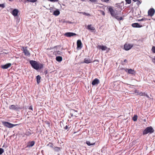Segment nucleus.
Returning a JSON list of instances; mask_svg holds the SVG:
<instances>
[{
  "label": "nucleus",
  "instance_id": "obj_1",
  "mask_svg": "<svg viewBox=\"0 0 155 155\" xmlns=\"http://www.w3.org/2000/svg\"><path fill=\"white\" fill-rule=\"evenodd\" d=\"M108 10L112 16L114 17L118 21L123 20V18L122 17H120L118 16L120 11L119 12L116 9H114L111 7H110Z\"/></svg>",
  "mask_w": 155,
  "mask_h": 155
},
{
  "label": "nucleus",
  "instance_id": "obj_2",
  "mask_svg": "<svg viewBox=\"0 0 155 155\" xmlns=\"http://www.w3.org/2000/svg\"><path fill=\"white\" fill-rule=\"evenodd\" d=\"M30 63L31 66L34 69L38 70L43 68V65L41 63H38L35 61L31 60L30 61Z\"/></svg>",
  "mask_w": 155,
  "mask_h": 155
},
{
  "label": "nucleus",
  "instance_id": "obj_3",
  "mask_svg": "<svg viewBox=\"0 0 155 155\" xmlns=\"http://www.w3.org/2000/svg\"><path fill=\"white\" fill-rule=\"evenodd\" d=\"M154 131V130L152 127L150 126L147 127L143 131V134L144 135L149 133L151 134L153 133Z\"/></svg>",
  "mask_w": 155,
  "mask_h": 155
},
{
  "label": "nucleus",
  "instance_id": "obj_4",
  "mask_svg": "<svg viewBox=\"0 0 155 155\" xmlns=\"http://www.w3.org/2000/svg\"><path fill=\"white\" fill-rule=\"evenodd\" d=\"M79 113L78 111L75 110L74 109H71L70 110V117L73 118H75L78 117Z\"/></svg>",
  "mask_w": 155,
  "mask_h": 155
},
{
  "label": "nucleus",
  "instance_id": "obj_5",
  "mask_svg": "<svg viewBox=\"0 0 155 155\" xmlns=\"http://www.w3.org/2000/svg\"><path fill=\"white\" fill-rule=\"evenodd\" d=\"M2 123L4 126L9 128H12L14 126L17 125L18 124H12L9 122H5L4 121H2Z\"/></svg>",
  "mask_w": 155,
  "mask_h": 155
},
{
  "label": "nucleus",
  "instance_id": "obj_6",
  "mask_svg": "<svg viewBox=\"0 0 155 155\" xmlns=\"http://www.w3.org/2000/svg\"><path fill=\"white\" fill-rule=\"evenodd\" d=\"M28 47H22L21 49L23 51L24 55L28 57H30L31 55L30 53L27 49Z\"/></svg>",
  "mask_w": 155,
  "mask_h": 155
},
{
  "label": "nucleus",
  "instance_id": "obj_7",
  "mask_svg": "<svg viewBox=\"0 0 155 155\" xmlns=\"http://www.w3.org/2000/svg\"><path fill=\"white\" fill-rule=\"evenodd\" d=\"M124 71L128 74H131L133 75H134L136 73V72L134 71V69H128L127 68H125L124 69Z\"/></svg>",
  "mask_w": 155,
  "mask_h": 155
},
{
  "label": "nucleus",
  "instance_id": "obj_8",
  "mask_svg": "<svg viewBox=\"0 0 155 155\" xmlns=\"http://www.w3.org/2000/svg\"><path fill=\"white\" fill-rule=\"evenodd\" d=\"M9 109L10 110H18L19 109H20L21 108L19 107H18L17 105H15L12 104L9 106Z\"/></svg>",
  "mask_w": 155,
  "mask_h": 155
},
{
  "label": "nucleus",
  "instance_id": "obj_9",
  "mask_svg": "<svg viewBox=\"0 0 155 155\" xmlns=\"http://www.w3.org/2000/svg\"><path fill=\"white\" fill-rule=\"evenodd\" d=\"M133 46V45L129 44H125L124 46V48L125 50L128 51Z\"/></svg>",
  "mask_w": 155,
  "mask_h": 155
},
{
  "label": "nucleus",
  "instance_id": "obj_10",
  "mask_svg": "<svg viewBox=\"0 0 155 155\" xmlns=\"http://www.w3.org/2000/svg\"><path fill=\"white\" fill-rule=\"evenodd\" d=\"M155 12V11L154 8H150L148 12V15L152 17L153 15Z\"/></svg>",
  "mask_w": 155,
  "mask_h": 155
},
{
  "label": "nucleus",
  "instance_id": "obj_11",
  "mask_svg": "<svg viewBox=\"0 0 155 155\" xmlns=\"http://www.w3.org/2000/svg\"><path fill=\"white\" fill-rule=\"evenodd\" d=\"M88 29L92 32L94 33L95 31V28L92 25H88Z\"/></svg>",
  "mask_w": 155,
  "mask_h": 155
},
{
  "label": "nucleus",
  "instance_id": "obj_12",
  "mask_svg": "<svg viewBox=\"0 0 155 155\" xmlns=\"http://www.w3.org/2000/svg\"><path fill=\"white\" fill-rule=\"evenodd\" d=\"M76 35V34L75 33L70 32L66 33L64 34V36L68 37H70Z\"/></svg>",
  "mask_w": 155,
  "mask_h": 155
},
{
  "label": "nucleus",
  "instance_id": "obj_13",
  "mask_svg": "<svg viewBox=\"0 0 155 155\" xmlns=\"http://www.w3.org/2000/svg\"><path fill=\"white\" fill-rule=\"evenodd\" d=\"M97 48L99 49H101L102 51L105 50L107 48L106 46L101 45H98Z\"/></svg>",
  "mask_w": 155,
  "mask_h": 155
},
{
  "label": "nucleus",
  "instance_id": "obj_14",
  "mask_svg": "<svg viewBox=\"0 0 155 155\" xmlns=\"http://www.w3.org/2000/svg\"><path fill=\"white\" fill-rule=\"evenodd\" d=\"M35 143V142L34 141L29 142L28 143V145L25 147V148L28 147H32L34 145Z\"/></svg>",
  "mask_w": 155,
  "mask_h": 155
},
{
  "label": "nucleus",
  "instance_id": "obj_15",
  "mask_svg": "<svg viewBox=\"0 0 155 155\" xmlns=\"http://www.w3.org/2000/svg\"><path fill=\"white\" fill-rule=\"evenodd\" d=\"M99 83L100 81L98 79L96 78L92 81V84L93 85H94L98 84Z\"/></svg>",
  "mask_w": 155,
  "mask_h": 155
},
{
  "label": "nucleus",
  "instance_id": "obj_16",
  "mask_svg": "<svg viewBox=\"0 0 155 155\" xmlns=\"http://www.w3.org/2000/svg\"><path fill=\"white\" fill-rule=\"evenodd\" d=\"M11 65L12 64L11 63H8L5 65H2L1 68L3 69H7L8 68L10 67Z\"/></svg>",
  "mask_w": 155,
  "mask_h": 155
},
{
  "label": "nucleus",
  "instance_id": "obj_17",
  "mask_svg": "<svg viewBox=\"0 0 155 155\" xmlns=\"http://www.w3.org/2000/svg\"><path fill=\"white\" fill-rule=\"evenodd\" d=\"M82 47V44L81 41L78 40L77 41V48H81Z\"/></svg>",
  "mask_w": 155,
  "mask_h": 155
},
{
  "label": "nucleus",
  "instance_id": "obj_18",
  "mask_svg": "<svg viewBox=\"0 0 155 155\" xmlns=\"http://www.w3.org/2000/svg\"><path fill=\"white\" fill-rule=\"evenodd\" d=\"M132 26L134 28H141L142 27V25H140L138 23H134L132 24Z\"/></svg>",
  "mask_w": 155,
  "mask_h": 155
},
{
  "label": "nucleus",
  "instance_id": "obj_19",
  "mask_svg": "<svg viewBox=\"0 0 155 155\" xmlns=\"http://www.w3.org/2000/svg\"><path fill=\"white\" fill-rule=\"evenodd\" d=\"M18 13V10L17 9H14L12 12V14L14 16H16L17 15Z\"/></svg>",
  "mask_w": 155,
  "mask_h": 155
},
{
  "label": "nucleus",
  "instance_id": "obj_20",
  "mask_svg": "<svg viewBox=\"0 0 155 155\" xmlns=\"http://www.w3.org/2000/svg\"><path fill=\"white\" fill-rule=\"evenodd\" d=\"M56 59L57 61L58 62H61L62 60V58L61 56H58L56 57Z\"/></svg>",
  "mask_w": 155,
  "mask_h": 155
},
{
  "label": "nucleus",
  "instance_id": "obj_21",
  "mask_svg": "<svg viewBox=\"0 0 155 155\" xmlns=\"http://www.w3.org/2000/svg\"><path fill=\"white\" fill-rule=\"evenodd\" d=\"M41 77L40 75H38L36 77L37 81L38 84H39L40 82Z\"/></svg>",
  "mask_w": 155,
  "mask_h": 155
},
{
  "label": "nucleus",
  "instance_id": "obj_22",
  "mask_svg": "<svg viewBox=\"0 0 155 155\" xmlns=\"http://www.w3.org/2000/svg\"><path fill=\"white\" fill-rule=\"evenodd\" d=\"M47 146H48L51 148H54V145L52 143L49 142L48 144L47 145Z\"/></svg>",
  "mask_w": 155,
  "mask_h": 155
},
{
  "label": "nucleus",
  "instance_id": "obj_23",
  "mask_svg": "<svg viewBox=\"0 0 155 155\" xmlns=\"http://www.w3.org/2000/svg\"><path fill=\"white\" fill-rule=\"evenodd\" d=\"M60 12L58 10H56L54 12L53 15L57 16L60 14Z\"/></svg>",
  "mask_w": 155,
  "mask_h": 155
},
{
  "label": "nucleus",
  "instance_id": "obj_24",
  "mask_svg": "<svg viewBox=\"0 0 155 155\" xmlns=\"http://www.w3.org/2000/svg\"><path fill=\"white\" fill-rule=\"evenodd\" d=\"M31 130H29L26 131L25 133V135L27 136H29L31 134Z\"/></svg>",
  "mask_w": 155,
  "mask_h": 155
},
{
  "label": "nucleus",
  "instance_id": "obj_25",
  "mask_svg": "<svg viewBox=\"0 0 155 155\" xmlns=\"http://www.w3.org/2000/svg\"><path fill=\"white\" fill-rule=\"evenodd\" d=\"M95 143V142H94V141L91 143V142H90V141H88V146L93 145Z\"/></svg>",
  "mask_w": 155,
  "mask_h": 155
},
{
  "label": "nucleus",
  "instance_id": "obj_26",
  "mask_svg": "<svg viewBox=\"0 0 155 155\" xmlns=\"http://www.w3.org/2000/svg\"><path fill=\"white\" fill-rule=\"evenodd\" d=\"M139 94L140 96H143V95H144V96H147V94H146L145 93L143 92H140Z\"/></svg>",
  "mask_w": 155,
  "mask_h": 155
},
{
  "label": "nucleus",
  "instance_id": "obj_27",
  "mask_svg": "<svg viewBox=\"0 0 155 155\" xmlns=\"http://www.w3.org/2000/svg\"><path fill=\"white\" fill-rule=\"evenodd\" d=\"M137 118V115H135L133 118V120L135 121H136Z\"/></svg>",
  "mask_w": 155,
  "mask_h": 155
},
{
  "label": "nucleus",
  "instance_id": "obj_28",
  "mask_svg": "<svg viewBox=\"0 0 155 155\" xmlns=\"http://www.w3.org/2000/svg\"><path fill=\"white\" fill-rule=\"evenodd\" d=\"M147 20V18H143L141 19L138 20V21H146Z\"/></svg>",
  "mask_w": 155,
  "mask_h": 155
},
{
  "label": "nucleus",
  "instance_id": "obj_29",
  "mask_svg": "<svg viewBox=\"0 0 155 155\" xmlns=\"http://www.w3.org/2000/svg\"><path fill=\"white\" fill-rule=\"evenodd\" d=\"M151 50L153 53H155V46H153L152 47Z\"/></svg>",
  "mask_w": 155,
  "mask_h": 155
},
{
  "label": "nucleus",
  "instance_id": "obj_30",
  "mask_svg": "<svg viewBox=\"0 0 155 155\" xmlns=\"http://www.w3.org/2000/svg\"><path fill=\"white\" fill-rule=\"evenodd\" d=\"M4 152V150L2 148H0V155L2 154Z\"/></svg>",
  "mask_w": 155,
  "mask_h": 155
},
{
  "label": "nucleus",
  "instance_id": "obj_31",
  "mask_svg": "<svg viewBox=\"0 0 155 155\" xmlns=\"http://www.w3.org/2000/svg\"><path fill=\"white\" fill-rule=\"evenodd\" d=\"M54 149L56 151H58L60 149L59 147H55L54 148Z\"/></svg>",
  "mask_w": 155,
  "mask_h": 155
},
{
  "label": "nucleus",
  "instance_id": "obj_32",
  "mask_svg": "<svg viewBox=\"0 0 155 155\" xmlns=\"http://www.w3.org/2000/svg\"><path fill=\"white\" fill-rule=\"evenodd\" d=\"M126 2L128 4H130L131 3V0H125Z\"/></svg>",
  "mask_w": 155,
  "mask_h": 155
},
{
  "label": "nucleus",
  "instance_id": "obj_33",
  "mask_svg": "<svg viewBox=\"0 0 155 155\" xmlns=\"http://www.w3.org/2000/svg\"><path fill=\"white\" fill-rule=\"evenodd\" d=\"M28 1L29 2H36L37 1V0H28Z\"/></svg>",
  "mask_w": 155,
  "mask_h": 155
},
{
  "label": "nucleus",
  "instance_id": "obj_34",
  "mask_svg": "<svg viewBox=\"0 0 155 155\" xmlns=\"http://www.w3.org/2000/svg\"><path fill=\"white\" fill-rule=\"evenodd\" d=\"M0 7L4 8L5 7V5L3 4H0Z\"/></svg>",
  "mask_w": 155,
  "mask_h": 155
},
{
  "label": "nucleus",
  "instance_id": "obj_35",
  "mask_svg": "<svg viewBox=\"0 0 155 155\" xmlns=\"http://www.w3.org/2000/svg\"><path fill=\"white\" fill-rule=\"evenodd\" d=\"M137 4L138 5H140L141 3V2L140 1H139L138 0V1H137Z\"/></svg>",
  "mask_w": 155,
  "mask_h": 155
},
{
  "label": "nucleus",
  "instance_id": "obj_36",
  "mask_svg": "<svg viewBox=\"0 0 155 155\" xmlns=\"http://www.w3.org/2000/svg\"><path fill=\"white\" fill-rule=\"evenodd\" d=\"M91 2H93V3H95L97 2V0H89Z\"/></svg>",
  "mask_w": 155,
  "mask_h": 155
},
{
  "label": "nucleus",
  "instance_id": "obj_37",
  "mask_svg": "<svg viewBox=\"0 0 155 155\" xmlns=\"http://www.w3.org/2000/svg\"><path fill=\"white\" fill-rule=\"evenodd\" d=\"M100 12H101V13L103 15H105V13L103 11H100Z\"/></svg>",
  "mask_w": 155,
  "mask_h": 155
},
{
  "label": "nucleus",
  "instance_id": "obj_38",
  "mask_svg": "<svg viewBox=\"0 0 155 155\" xmlns=\"http://www.w3.org/2000/svg\"><path fill=\"white\" fill-rule=\"evenodd\" d=\"M48 0L51 2H57L58 1V0Z\"/></svg>",
  "mask_w": 155,
  "mask_h": 155
},
{
  "label": "nucleus",
  "instance_id": "obj_39",
  "mask_svg": "<svg viewBox=\"0 0 155 155\" xmlns=\"http://www.w3.org/2000/svg\"><path fill=\"white\" fill-rule=\"evenodd\" d=\"M64 129L65 130H68V127L67 125H66L65 127H64Z\"/></svg>",
  "mask_w": 155,
  "mask_h": 155
},
{
  "label": "nucleus",
  "instance_id": "obj_40",
  "mask_svg": "<svg viewBox=\"0 0 155 155\" xmlns=\"http://www.w3.org/2000/svg\"><path fill=\"white\" fill-rule=\"evenodd\" d=\"M29 109L30 110H33V107L32 106H30L29 108Z\"/></svg>",
  "mask_w": 155,
  "mask_h": 155
},
{
  "label": "nucleus",
  "instance_id": "obj_41",
  "mask_svg": "<svg viewBox=\"0 0 155 155\" xmlns=\"http://www.w3.org/2000/svg\"><path fill=\"white\" fill-rule=\"evenodd\" d=\"M84 63H87V60H86V59H85Z\"/></svg>",
  "mask_w": 155,
  "mask_h": 155
},
{
  "label": "nucleus",
  "instance_id": "obj_42",
  "mask_svg": "<svg viewBox=\"0 0 155 155\" xmlns=\"http://www.w3.org/2000/svg\"><path fill=\"white\" fill-rule=\"evenodd\" d=\"M109 0H101V1H103V2H108Z\"/></svg>",
  "mask_w": 155,
  "mask_h": 155
},
{
  "label": "nucleus",
  "instance_id": "obj_43",
  "mask_svg": "<svg viewBox=\"0 0 155 155\" xmlns=\"http://www.w3.org/2000/svg\"><path fill=\"white\" fill-rule=\"evenodd\" d=\"M124 62L127 63V60L126 59H125L124 61Z\"/></svg>",
  "mask_w": 155,
  "mask_h": 155
},
{
  "label": "nucleus",
  "instance_id": "obj_44",
  "mask_svg": "<svg viewBox=\"0 0 155 155\" xmlns=\"http://www.w3.org/2000/svg\"><path fill=\"white\" fill-rule=\"evenodd\" d=\"M133 1L134 2H136L137 1H138V0H133Z\"/></svg>",
  "mask_w": 155,
  "mask_h": 155
},
{
  "label": "nucleus",
  "instance_id": "obj_45",
  "mask_svg": "<svg viewBox=\"0 0 155 155\" xmlns=\"http://www.w3.org/2000/svg\"><path fill=\"white\" fill-rule=\"evenodd\" d=\"M86 143L87 144V141H86Z\"/></svg>",
  "mask_w": 155,
  "mask_h": 155
},
{
  "label": "nucleus",
  "instance_id": "obj_46",
  "mask_svg": "<svg viewBox=\"0 0 155 155\" xmlns=\"http://www.w3.org/2000/svg\"><path fill=\"white\" fill-rule=\"evenodd\" d=\"M76 133V132H74V134Z\"/></svg>",
  "mask_w": 155,
  "mask_h": 155
},
{
  "label": "nucleus",
  "instance_id": "obj_47",
  "mask_svg": "<svg viewBox=\"0 0 155 155\" xmlns=\"http://www.w3.org/2000/svg\"><path fill=\"white\" fill-rule=\"evenodd\" d=\"M108 50H109L110 49H109V48H108Z\"/></svg>",
  "mask_w": 155,
  "mask_h": 155
},
{
  "label": "nucleus",
  "instance_id": "obj_48",
  "mask_svg": "<svg viewBox=\"0 0 155 155\" xmlns=\"http://www.w3.org/2000/svg\"><path fill=\"white\" fill-rule=\"evenodd\" d=\"M90 62H88V63H90Z\"/></svg>",
  "mask_w": 155,
  "mask_h": 155
}]
</instances>
